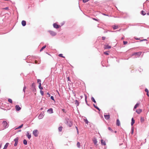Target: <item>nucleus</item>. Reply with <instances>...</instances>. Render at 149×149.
<instances>
[{
	"label": "nucleus",
	"mask_w": 149,
	"mask_h": 149,
	"mask_svg": "<svg viewBox=\"0 0 149 149\" xmlns=\"http://www.w3.org/2000/svg\"><path fill=\"white\" fill-rule=\"evenodd\" d=\"M145 91L147 93V95H148V96L149 97V94H148V89H147V88H146L145 89Z\"/></svg>",
	"instance_id": "obj_24"
},
{
	"label": "nucleus",
	"mask_w": 149,
	"mask_h": 149,
	"mask_svg": "<svg viewBox=\"0 0 149 149\" xmlns=\"http://www.w3.org/2000/svg\"><path fill=\"white\" fill-rule=\"evenodd\" d=\"M47 111L49 113H53V110L52 108H50L48 109L47 110Z\"/></svg>",
	"instance_id": "obj_9"
},
{
	"label": "nucleus",
	"mask_w": 149,
	"mask_h": 149,
	"mask_svg": "<svg viewBox=\"0 0 149 149\" xmlns=\"http://www.w3.org/2000/svg\"><path fill=\"white\" fill-rule=\"evenodd\" d=\"M4 9L5 10H7L8 9V7H6V8H4Z\"/></svg>",
	"instance_id": "obj_50"
},
{
	"label": "nucleus",
	"mask_w": 149,
	"mask_h": 149,
	"mask_svg": "<svg viewBox=\"0 0 149 149\" xmlns=\"http://www.w3.org/2000/svg\"><path fill=\"white\" fill-rule=\"evenodd\" d=\"M53 26L56 29H58L59 27V26L56 23H54L53 24Z\"/></svg>",
	"instance_id": "obj_10"
},
{
	"label": "nucleus",
	"mask_w": 149,
	"mask_h": 149,
	"mask_svg": "<svg viewBox=\"0 0 149 149\" xmlns=\"http://www.w3.org/2000/svg\"><path fill=\"white\" fill-rule=\"evenodd\" d=\"M94 102H96V101H95V99H94Z\"/></svg>",
	"instance_id": "obj_58"
},
{
	"label": "nucleus",
	"mask_w": 149,
	"mask_h": 149,
	"mask_svg": "<svg viewBox=\"0 0 149 149\" xmlns=\"http://www.w3.org/2000/svg\"><path fill=\"white\" fill-rule=\"evenodd\" d=\"M74 102H75V104H76L77 106H78L79 105V103L78 101L77 100H75V101H74Z\"/></svg>",
	"instance_id": "obj_20"
},
{
	"label": "nucleus",
	"mask_w": 149,
	"mask_h": 149,
	"mask_svg": "<svg viewBox=\"0 0 149 149\" xmlns=\"http://www.w3.org/2000/svg\"><path fill=\"white\" fill-rule=\"evenodd\" d=\"M139 104H138V103L136 104L134 106V109H135L136 108H137L139 106Z\"/></svg>",
	"instance_id": "obj_26"
},
{
	"label": "nucleus",
	"mask_w": 149,
	"mask_h": 149,
	"mask_svg": "<svg viewBox=\"0 0 149 149\" xmlns=\"http://www.w3.org/2000/svg\"><path fill=\"white\" fill-rule=\"evenodd\" d=\"M23 143L25 145H26L27 144V142L26 140V139H24L23 140Z\"/></svg>",
	"instance_id": "obj_21"
},
{
	"label": "nucleus",
	"mask_w": 149,
	"mask_h": 149,
	"mask_svg": "<svg viewBox=\"0 0 149 149\" xmlns=\"http://www.w3.org/2000/svg\"><path fill=\"white\" fill-rule=\"evenodd\" d=\"M84 121L86 124H88V120L87 119H84Z\"/></svg>",
	"instance_id": "obj_35"
},
{
	"label": "nucleus",
	"mask_w": 149,
	"mask_h": 149,
	"mask_svg": "<svg viewBox=\"0 0 149 149\" xmlns=\"http://www.w3.org/2000/svg\"><path fill=\"white\" fill-rule=\"evenodd\" d=\"M23 126V124H22L21 125H20V126H19L18 127L15 128V129L16 130V129H19L21 128V127H22Z\"/></svg>",
	"instance_id": "obj_27"
},
{
	"label": "nucleus",
	"mask_w": 149,
	"mask_h": 149,
	"mask_svg": "<svg viewBox=\"0 0 149 149\" xmlns=\"http://www.w3.org/2000/svg\"><path fill=\"white\" fill-rule=\"evenodd\" d=\"M77 133L78 134H79V131H78V130H77Z\"/></svg>",
	"instance_id": "obj_57"
},
{
	"label": "nucleus",
	"mask_w": 149,
	"mask_h": 149,
	"mask_svg": "<svg viewBox=\"0 0 149 149\" xmlns=\"http://www.w3.org/2000/svg\"><path fill=\"white\" fill-rule=\"evenodd\" d=\"M141 52H134V53H133L132 55V56H136V55H137V56H140L141 55Z\"/></svg>",
	"instance_id": "obj_2"
},
{
	"label": "nucleus",
	"mask_w": 149,
	"mask_h": 149,
	"mask_svg": "<svg viewBox=\"0 0 149 149\" xmlns=\"http://www.w3.org/2000/svg\"><path fill=\"white\" fill-rule=\"evenodd\" d=\"M35 63L36 64H37L38 63V61H35Z\"/></svg>",
	"instance_id": "obj_53"
},
{
	"label": "nucleus",
	"mask_w": 149,
	"mask_h": 149,
	"mask_svg": "<svg viewBox=\"0 0 149 149\" xmlns=\"http://www.w3.org/2000/svg\"><path fill=\"white\" fill-rule=\"evenodd\" d=\"M113 28L114 29H117L118 28V26H117L114 25L113 26Z\"/></svg>",
	"instance_id": "obj_29"
},
{
	"label": "nucleus",
	"mask_w": 149,
	"mask_h": 149,
	"mask_svg": "<svg viewBox=\"0 0 149 149\" xmlns=\"http://www.w3.org/2000/svg\"><path fill=\"white\" fill-rule=\"evenodd\" d=\"M104 116L105 118L107 119H108L110 118V115H109V114L107 115H104Z\"/></svg>",
	"instance_id": "obj_14"
},
{
	"label": "nucleus",
	"mask_w": 149,
	"mask_h": 149,
	"mask_svg": "<svg viewBox=\"0 0 149 149\" xmlns=\"http://www.w3.org/2000/svg\"><path fill=\"white\" fill-rule=\"evenodd\" d=\"M97 143V141L96 139H94V143L96 144Z\"/></svg>",
	"instance_id": "obj_36"
},
{
	"label": "nucleus",
	"mask_w": 149,
	"mask_h": 149,
	"mask_svg": "<svg viewBox=\"0 0 149 149\" xmlns=\"http://www.w3.org/2000/svg\"><path fill=\"white\" fill-rule=\"evenodd\" d=\"M47 94L48 95L49 97H50V95L49 93H47Z\"/></svg>",
	"instance_id": "obj_48"
},
{
	"label": "nucleus",
	"mask_w": 149,
	"mask_h": 149,
	"mask_svg": "<svg viewBox=\"0 0 149 149\" xmlns=\"http://www.w3.org/2000/svg\"><path fill=\"white\" fill-rule=\"evenodd\" d=\"M134 123H135V120H134V118H132V122L131 123V125L132 126L133 125V124H134Z\"/></svg>",
	"instance_id": "obj_19"
},
{
	"label": "nucleus",
	"mask_w": 149,
	"mask_h": 149,
	"mask_svg": "<svg viewBox=\"0 0 149 149\" xmlns=\"http://www.w3.org/2000/svg\"><path fill=\"white\" fill-rule=\"evenodd\" d=\"M44 113L43 112H42L38 116V118L39 119H41L44 116Z\"/></svg>",
	"instance_id": "obj_6"
},
{
	"label": "nucleus",
	"mask_w": 149,
	"mask_h": 149,
	"mask_svg": "<svg viewBox=\"0 0 149 149\" xmlns=\"http://www.w3.org/2000/svg\"><path fill=\"white\" fill-rule=\"evenodd\" d=\"M26 136L29 139H30L31 137V134H29V132H27Z\"/></svg>",
	"instance_id": "obj_11"
},
{
	"label": "nucleus",
	"mask_w": 149,
	"mask_h": 149,
	"mask_svg": "<svg viewBox=\"0 0 149 149\" xmlns=\"http://www.w3.org/2000/svg\"><path fill=\"white\" fill-rule=\"evenodd\" d=\"M91 100H92V101L93 102V97H91Z\"/></svg>",
	"instance_id": "obj_51"
},
{
	"label": "nucleus",
	"mask_w": 149,
	"mask_h": 149,
	"mask_svg": "<svg viewBox=\"0 0 149 149\" xmlns=\"http://www.w3.org/2000/svg\"><path fill=\"white\" fill-rule=\"evenodd\" d=\"M144 121V119H143V118H141V122H143Z\"/></svg>",
	"instance_id": "obj_42"
},
{
	"label": "nucleus",
	"mask_w": 149,
	"mask_h": 149,
	"mask_svg": "<svg viewBox=\"0 0 149 149\" xmlns=\"http://www.w3.org/2000/svg\"><path fill=\"white\" fill-rule=\"evenodd\" d=\"M88 0H83V1L84 3H86L87 2Z\"/></svg>",
	"instance_id": "obj_45"
},
{
	"label": "nucleus",
	"mask_w": 149,
	"mask_h": 149,
	"mask_svg": "<svg viewBox=\"0 0 149 149\" xmlns=\"http://www.w3.org/2000/svg\"><path fill=\"white\" fill-rule=\"evenodd\" d=\"M40 93L42 95H44V92L43 91L41 90L40 91Z\"/></svg>",
	"instance_id": "obj_32"
},
{
	"label": "nucleus",
	"mask_w": 149,
	"mask_h": 149,
	"mask_svg": "<svg viewBox=\"0 0 149 149\" xmlns=\"http://www.w3.org/2000/svg\"><path fill=\"white\" fill-rule=\"evenodd\" d=\"M33 134L35 137L37 136L38 134V132L37 130H34L33 131Z\"/></svg>",
	"instance_id": "obj_3"
},
{
	"label": "nucleus",
	"mask_w": 149,
	"mask_h": 149,
	"mask_svg": "<svg viewBox=\"0 0 149 149\" xmlns=\"http://www.w3.org/2000/svg\"><path fill=\"white\" fill-rule=\"evenodd\" d=\"M18 140L19 138L18 137H16L14 139V141L15 142V143L14 144V146H16L17 145L18 143Z\"/></svg>",
	"instance_id": "obj_4"
},
{
	"label": "nucleus",
	"mask_w": 149,
	"mask_h": 149,
	"mask_svg": "<svg viewBox=\"0 0 149 149\" xmlns=\"http://www.w3.org/2000/svg\"><path fill=\"white\" fill-rule=\"evenodd\" d=\"M111 46L108 45H105L104 46V48L105 49H109L110 48H111Z\"/></svg>",
	"instance_id": "obj_12"
},
{
	"label": "nucleus",
	"mask_w": 149,
	"mask_h": 149,
	"mask_svg": "<svg viewBox=\"0 0 149 149\" xmlns=\"http://www.w3.org/2000/svg\"><path fill=\"white\" fill-rule=\"evenodd\" d=\"M144 40H146V39H144L143 40H141V41H142Z\"/></svg>",
	"instance_id": "obj_63"
},
{
	"label": "nucleus",
	"mask_w": 149,
	"mask_h": 149,
	"mask_svg": "<svg viewBox=\"0 0 149 149\" xmlns=\"http://www.w3.org/2000/svg\"><path fill=\"white\" fill-rule=\"evenodd\" d=\"M39 86H41V83H39Z\"/></svg>",
	"instance_id": "obj_54"
},
{
	"label": "nucleus",
	"mask_w": 149,
	"mask_h": 149,
	"mask_svg": "<svg viewBox=\"0 0 149 149\" xmlns=\"http://www.w3.org/2000/svg\"><path fill=\"white\" fill-rule=\"evenodd\" d=\"M62 128L63 127L62 126L59 127L58 128L59 131V132H61L62 130Z\"/></svg>",
	"instance_id": "obj_22"
},
{
	"label": "nucleus",
	"mask_w": 149,
	"mask_h": 149,
	"mask_svg": "<svg viewBox=\"0 0 149 149\" xmlns=\"http://www.w3.org/2000/svg\"><path fill=\"white\" fill-rule=\"evenodd\" d=\"M39 88L41 90L43 89V88L41 86H38Z\"/></svg>",
	"instance_id": "obj_38"
},
{
	"label": "nucleus",
	"mask_w": 149,
	"mask_h": 149,
	"mask_svg": "<svg viewBox=\"0 0 149 149\" xmlns=\"http://www.w3.org/2000/svg\"><path fill=\"white\" fill-rule=\"evenodd\" d=\"M59 56H60V57H63V58H64L65 57L64 56H63V54H60L59 55Z\"/></svg>",
	"instance_id": "obj_37"
},
{
	"label": "nucleus",
	"mask_w": 149,
	"mask_h": 149,
	"mask_svg": "<svg viewBox=\"0 0 149 149\" xmlns=\"http://www.w3.org/2000/svg\"><path fill=\"white\" fill-rule=\"evenodd\" d=\"M94 107L95 108H96L99 111H100V109H99V108H98L97 107V106H95L94 104Z\"/></svg>",
	"instance_id": "obj_33"
},
{
	"label": "nucleus",
	"mask_w": 149,
	"mask_h": 149,
	"mask_svg": "<svg viewBox=\"0 0 149 149\" xmlns=\"http://www.w3.org/2000/svg\"><path fill=\"white\" fill-rule=\"evenodd\" d=\"M108 129H109V130H110V131H112V129H111V128L110 127H109L108 128Z\"/></svg>",
	"instance_id": "obj_47"
},
{
	"label": "nucleus",
	"mask_w": 149,
	"mask_h": 149,
	"mask_svg": "<svg viewBox=\"0 0 149 149\" xmlns=\"http://www.w3.org/2000/svg\"><path fill=\"white\" fill-rule=\"evenodd\" d=\"M142 110L141 109H139L136 110V112L140 114L142 112Z\"/></svg>",
	"instance_id": "obj_17"
},
{
	"label": "nucleus",
	"mask_w": 149,
	"mask_h": 149,
	"mask_svg": "<svg viewBox=\"0 0 149 149\" xmlns=\"http://www.w3.org/2000/svg\"><path fill=\"white\" fill-rule=\"evenodd\" d=\"M51 99L52 100H54V97H53V96H52L51 97Z\"/></svg>",
	"instance_id": "obj_46"
},
{
	"label": "nucleus",
	"mask_w": 149,
	"mask_h": 149,
	"mask_svg": "<svg viewBox=\"0 0 149 149\" xmlns=\"http://www.w3.org/2000/svg\"><path fill=\"white\" fill-rule=\"evenodd\" d=\"M94 19V20H96V19H95L94 18V19Z\"/></svg>",
	"instance_id": "obj_62"
},
{
	"label": "nucleus",
	"mask_w": 149,
	"mask_h": 149,
	"mask_svg": "<svg viewBox=\"0 0 149 149\" xmlns=\"http://www.w3.org/2000/svg\"><path fill=\"white\" fill-rule=\"evenodd\" d=\"M31 88L32 89V90L33 91H36V89L35 88V84L34 83H33L32 84L31 86Z\"/></svg>",
	"instance_id": "obj_7"
},
{
	"label": "nucleus",
	"mask_w": 149,
	"mask_h": 149,
	"mask_svg": "<svg viewBox=\"0 0 149 149\" xmlns=\"http://www.w3.org/2000/svg\"><path fill=\"white\" fill-rule=\"evenodd\" d=\"M147 14L148 15H149V13H147Z\"/></svg>",
	"instance_id": "obj_60"
},
{
	"label": "nucleus",
	"mask_w": 149,
	"mask_h": 149,
	"mask_svg": "<svg viewBox=\"0 0 149 149\" xmlns=\"http://www.w3.org/2000/svg\"><path fill=\"white\" fill-rule=\"evenodd\" d=\"M46 47V45H45L43 47H42L41 49L40 50V52H41Z\"/></svg>",
	"instance_id": "obj_23"
},
{
	"label": "nucleus",
	"mask_w": 149,
	"mask_h": 149,
	"mask_svg": "<svg viewBox=\"0 0 149 149\" xmlns=\"http://www.w3.org/2000/svg\"><path fill=\"white\" fill-rule=\"evenodd\" d=\"M26 86H24V88H23V91L24 92V93H25V89H26Z\"/></svg>",
	"instance_id": "obj_31"
},
{
	"label": "nucleus",
	"mask_w": 149,
	"mask_h": 149,
	"mask_svg": "<svg viewBox=\"0 0 149 149\" xmlns=\"http://www.w3.org/2000/svg\"><path fill=\"white\" fill-rule=\"evenodd\" d=\"M104 54H105V55H109V54L108 53V52H104Z\"/></svg>",
	"instance_id": "obj_44"
},
{
	"label": "nucleus",
	"mask_w": 149,
	"mask_h": 149,
	"mask_svg": "<svg viewBox=\"0 0 149 149\" xmlns=\"http://www.w3.org/2000/svg\"><path fill=\"white\" fill-rule=\"evenodd\" d=\"M22 24L23 26H25L26 24V22L24 20H22Z\"/></svg>",
	"instance_id": "obj_13"
},
{
	"label": "nucleus",
	"mask_w": 149,
	"mask_h": 149,
	"mask_svg": "<svg viewBox=\"0 0 149 149\" xmlns=\"http://www.w3.org/2000/svg\"><path fill=\"white\" fill-rule=\"evenodd\" d=\"M58 94L59 95V92H58Z\"/></svg>",
	"instance_id": "obj_64"
},
{
	"label": "nucleus",
	"mask_w": 149,
	"mask_h": 149,
	"mask_svg": "<svg viewBox=\"0 0 149 149\" xmlns=\"http://www.w3.org/2000/svg\"><path fill=\"white\" fill-rule=\"evenodd\" d=\"M37 82L39 83H41V80L40 79H38L37 80Z\"/></svg>",
	"instance_id": "obj_41"
},
{
	"label": "nucleus",
	"mask_w": 149,
	"mask_h": 149,
	"mask_svg": "<svg viewBox=\"0 0 149 149\" xmlns=\"http://www.w3.org/2000/svg\"><path fill=\"white\" fill-rule=\"evenodd\" d=\"M141 12V14L143 15H146V12L143 10H142Z\"/></svg>",
	"instance_id": "obj_25"
},
{
	"label": "nucleus",
	"mask_w": 149,
	"mask_h": 149,
	"mask_svg": "<svg viewBox=\"0 0 149 149\" xmlns=\"http://www.w3.org/2000/svg\"><path fill=\"white\" fill-rule=\"evenodd\" d=\"M16 110L17 111H19L21 109V108L18 105H16L15 106Z\"/></svg>",
	"instance_id": "obj_8"
},
{
	"label": "nucleus",
	"mask_w": 149,
	"mask_h": 149,
	"mask_svg": "<svg viewBox=\"0 0 149 149\" xmlns=\"http://www.w3.org/2000/svg\"><path fill=\"white\" fill-rule=\"evenodd\" d=\"M116 125L118 126L120 125V122L119 120L118 119L116 120Z\"/></svg>",
	"instance_id": "obj_15"
},
{
	"label": "nucleus",
	"mask_w": 149,
	"mask_h": 149,
	"mask_svg": "<svg viewBox=\"0 0 149 149\" xmlns=\"http://www.w3.org/2000/svg\"><path fill=\"white\" fill-rule=\"evenodd\" d=\"M76 127V130H78V128H77V127H76H76Z\"/></svg>",
	"instance_id": "obj_55"
},
{
	"label": "nucleus",
	"mask_w": 149,
	"mask_h": 149,
	"mask_svg": "<svg viewBox=\"0 0 149 149\" xmlns=\"http://www.w3.org/2000/svg\"><path fill=\"white\" fill-rule=\"evenodd\" d=\"M86 99H87V97L85 96V102H86V103L88 105V104L87 103V100H86Z\"/></svg>",
	"instance_id": "obj_39"
},
{
	"label": "nucleus",
	"mask_w": 149,
	"mask_h": 149,
	"mask_svg": "<svg viewBox=\"0 0 149 149\" xmlns=\"http://www.w3.org/2000/svg\"><path fill=\"white\" fill-rule=\"evenodd\" d=\"M2 145V143H0V148H1Z\"/></svg>",
	"instance_id": "obj_52"
},
{
	"label": "nucleus",
	"mask_w": 149,
	"mask_h": 149,
	"mask_svg": "<svg viewBox=\"0 0 149 149\" xmlns=\"http://www.w3.org/2000/svg\"><path fill=\"white\" fill-rule=\"evenodd\" d=\"M49 32L50 33V34L52 36H56V33L55 32L51 31V30H49Z\"/></svg>",
	"instance_id": "obj_5"
},
{
	"label": "nucleus",
	"mask_w": 149,
	"mask_h": 149,
	"mask_svg": "<svg viewBox=\"0 0 149 149\" xmlns=\"http://www.w3.org/2000/svg\"><path fill=\"white\" fill-rule=\"evenodd\" d=\"M2 124L3 127V130L7 128L9 126V125L7 122L5 120H3V121L2 123Z\"/></svg>",
	"instance_id": "obj_1"
},
{
	"label": "nucleus",
	"mask_w": 149,
	"mask_h": 149,
	"mask_svg": "<svg viewBox=\"0 0 149 149\" xmlns=\"http://www.w3.org/2000/svg\"><path fill=\"white\" fill-rule=\"evenodd\" d=\"M123 42L124 45H126L127 43V41H123Z\"/></svg>",
	"instance_id": "obj_43"
},
{
	"label": "nucleus",
	"mask_w": 149,
	"mask_h": 149,
	"mask_svg": "<svg viewBox=\"0 0 149 149\" xmlns=\"http://www.w3.org/2000/svg\"><path fill=\"white\" fill-rule=\"evenodd\" d=\"M8 102L12 104L13 103V101L12 99L9 98L8 100Z\"/></svg>",
	"instance_id": "obj_28"
},
{
	"label": "nucleus",
	"mask_w": 149,
	"mask_h": 149,
	"mask_svg": "<svg viewBox=\"0 0 149 149\" xmlns=\"http://www.w3.org/2000/svg\"><path fill=\"white\" fill-rule=\"evenodd\" d=\"M62 111L64 113H66V111L64 109H62Z\"/></svg>",
	"instance_id": "obj_40"
},
{
	"label": "nucleus",
	"mask_w": 149,
	"mask_h": 149,
	"mask_svg": "<svg viewBox=\"0 0 149 149\" xmlns=\"http://www.w3.org/2000/svg\"><path fill=\"white\" fill-rule=\"evenodd\" d=\"M77 146L78 148H80V144L79 142H77Z\"/></svg>",
	"instance_id": "obj_30"
},
{
	"label": "nucleus",
	"mask_w": 149,
	"mask_h": 149,
	"mask_svg": "<svg viewBox=\"0 0 149 149\" xmlns=\"http://www.w3.org/2000/svg\"><path fill=\"white\" fill-rule=\"evenodd\" d=\"M72 125V124L71 123H70L68 124V125L70 127H71Z\"/></svg>",
	"instance_id": "obj_34"
},
{
	"label": "nucleus",
	"mask_w": 149,
	"mask_h": 149,
	"mask_svg": "<svg viewBox=\"0 0 149 149\" xmlns=\"http://www.w3.org/2000/svg\"><path fill=\"white\" fill-rule=\"evenodd\" d=\"M132 134H133V129H132Z\"/></svg>",
	"instance_id": "obj_56"
},
{
	"label": "nucleus",
	"mask_w": 149,
	"mask_h": 149,
	"mask_svg": "<svg viewBox=\"0 0 149 149\" xmlns=\"http://www.w3.org/2000/svg\"><path fill=\"white\" fill-rule=\"evenodd\" d=\"M124 39V38L123 37H122L121 38V40H123Z\"/></svg>",
	"instance_id": "obj_59"
},
{
	"label": "nucleus",
	"mask_w": 149,
	"mask_h": 149,
	"mask_svg": "<svg viewBox=\"0 0 149 149\" xmlns=\"http://www.w3.org/2000/svg\"><path fill=\"white\" fill-rule=\"evenodd\" d=\"M9 144V143H6V144L5 145L4 148L3 149H6L7 148L8 145Z\"/></svg>",
	"instance_id": "obj_18"
},
{
	"label": "nucleus",
	"mask_w": 149,
	"mask_h": 149,
	"mask_svg": "<svg viewBox=\"0 0 149 149\" xmlns=\"http://www.w3.org/2000/svg\"><path fill=\"white\" fill-rule=\"evenodd\" d=\"M105 37H102V40H105Z\"/></svg>",
	"instance_id": "obj_49"
},
{
	"label": "nucleus",
	"mask_w": 149,
	"mask_h": 149,
	"mask_svg": "<svg viewBox=\"0 0 149 149\" xmlns=\"http://www.w3.org/2000/svg\"><path fill=\"white\" fill-rule=\"evenodd\" d=\"M101 143L102 145L104 146H105L106 145L105 142L103 140H101Z\"/></svg>",
	"instance_id": "obj_16"
},
{
	"label": "nucleus",
	"mask_w": 149,
	"mask_h": 149,
	"mask_svg": "<svg viewBox=\"0 0 149 149\" xmlns=\"http://www.w3.org/2000/svg\"><path fill=\"white\" fill-rule=\"evenodd\" d=\"M21 130H19L18 131V132H21Z\"/></svg>",
	"instance_id": "obj_61"
}]
</instances>
